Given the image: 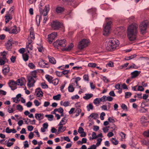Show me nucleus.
<instances>
[{"label":"nucleus","instance_id":"f257e3e1","mask_svg":"<svg viewBox=\"0 0 149 149\" xmlns=\"http://www.w3.org/2000/svg\"><path fill=\"white\" fill-rule=\"evenodd\" d=\"M138 26L135 24L130 25L127 30V36L130 41L135 40L137 36L138 32Z\"/></svg>","mask_w":149,"mask_h":149},{"label":"nucleus","instance_id":"f03ea898","mask_svg":"<svg viewBox=\"0 0 149 149\" xmlns=\"http://www.w3.org/2000/svg\"><path fill=\"white\" fill-rule=\"evenodd\" d=\"M119 45L118 42H117L114 38H111L108 41L106 42L105 46L107 50L112 51L115 50Z\"/></svg>","mask_w":149,"mask_h":149},{"label":"nucleus","instance_id":"7ed1b4c3","mask_svg":"<svg viewBox=\"0 0 149 149\" xmlns=\"http://www.w3.org/2000/svg\"><path fill=\"white\" fill-rule=\"evenodd\" d=\"M149 24V22L147 21L142 22L139 25V28L141 34H144L146 33L148 25Z\"/></svg>","mask_w":149,"mask_h":149},{"label":"nucleus","instance_id":"20e7f679","mask_svg":"<svg viewBox=\"0 0 149 149\" xmlns=\"http://www.w3.org/2000/svg\"><path fill=\"white\" fill-rule=\"evenodd\" d=\"M53 45L56 48H58L59 47H64L67 45L66 40L65 39L56 40L53 43Z\"/></svg>","mask_w":149,"mask_h":149},{"label":"nucleus","instance_id":"39448f33","mask_svg":"<svg viewBox=\"0 0 149 149\" xmlns=\"http://www.w3.org/2000/svg\"><path fill=\"white\" fill-rule=\"evenodd\" d=\"M62 26L63 24L57 20L54 21L51 23L52 28L53 30H58Z\"/></svg>","mask_w":149,"mask_h":149},{"label":"nucleus","instance_id":"423d86ee","mask_svg":"<svg viewBox=\"0 0 149 149\" xmlns=\"http://www.w3.org/2000/svg\"><path fill=\"white\" fill-rule=\"evenodd\" d=\"M89 40L87 39H83L80 41L78 45V47L80 49H82L88 46Z\"/></svg>","mask_w":149,"mask_h":149},{"label":"nucleus","instance_id":"0eeeda50","mask_svg":"<svg viewBox=\"0 0 149 149\" xmlns=\"http://www.w3.org/2000/svg\"><path fill=\"white\" fill-rule=\"evenodd\" d=\"M112 23V22L111 21L107 22V24L104 29L103 34L104 36H107L109 34L111 27V25Z\"/></svg>","mask_w":149,"mask_h":149},{"label":"nucleus","instance_id":"6e6552de","mask_svg":"<svg viewBox=\"0 0 149 149\" xmlns=\"http://www.w3.org/2000/svg\"><path fill=\"white\" fill-rule=\"evenodd\" d=\"M49 10V5H46L45 6V8L43 9L40 7L39 8V10L40 12V15L41 16L42 15L44 16H46Z\"/></svg>","mask_w":149,"mask_h":149},{"label":"nucleus","instance_id":"1a4fd4ad","mask_svg":"<svg viewBox=\"0 0 149 149\" xmlns=\"http://www.w3.org/2000/svg\"><path fill=\"white\" fill-rule=\"evenodd\" d=\"M34 78L29 76L27 77V79L28 83L27 85L28 87L30 88L34 86V84L36 82V81L34 79Z\"/></svg>","mask_w":149,"mask_h":149},{"label":"nucleus","instance_id":"9d476101","mask_svg":"<svg viewBox=\"0 0 149 149\" xmlns=\"http://www.w3.org/2000/svg\"><path fill=\"white\" fill-rule=\"evenodd\" d=\"M57 35V33L55 32H53L48 35L47 39L50 44H51L52 43L53 40L56 37Z\"/></svg>","mask_w":149,"mask_h":149},{"label":"nucleus","instance_id":"9b49d317","mask_svg":"<svg viewBox=\"0 0 149 149\" xmlns=\"http://www.w3.org/2000/svg\"><path fill=\"white\" fill-rule=\"evenodd\" d=\"M13 44L12 40H8L7 43L6 44V47L8 51H10L12 47Z\"/></svg>","mask_w":149,"mask_h":149},{"label":"nucleus","instance_id":"f8f14e48","mask_svg":"<svg viewBox=\"0 0 149 149\" xmlns=\"http://www.w3.org/2000/svg\"><path fill=\"white\" fill-rule=\"evenodd\" d=\"M141 71H140L135 70L131 73V78H134L138 76L141 73Z\"/></svg>","mask_w":149,"mask_h":149},{"label":"nucleus","instance_id":"ddd939ff","mask_svg":"<svg viewBox=\"0 0 149 149\" xmlns=\"http://www.w3.org/2000/svg\"><path fill=\"white\" fill-rule=\"evenodd\" d=\"M35 117L38 120L40 121L43 119L44 118V114L43 113H36Z\"/></svg>","mask_w":149,"mask_h":149},{"label":"nucleus","instance_id":"4468645a","mask_svg":"<svg viewBox=\"0 0 149 149\" xmlns=\"http://www.w3.org/2000/svg\"><path fill=\"white\" fill-rule=\"evenodd\" d=\"M36 96L38 97H41L42 96L43 92L40 88H38L36 89Z\"/></svg>","mask_w":149,"mask_h":149},{"label":"nucleus","instance_id":"2eb2a0df","mask_svg":"<svg viewBox=\"0 0 149 149\" xmlns=\"http://www.w3.org/2000/svg\"><path fill=\"white\" fill-rule=\"evenodd\" d=\"M38 65L40 67L42 68L45 67L48 68L47 66H45L46 65H48V63H45V61L43 60H40L39 61L38 63Z\"/></svg>","mask_w":149,"mask_h":149},{"label":"nucleus","instance_id":"dca6fc26","mask_svg":"<svg viewBox=\"0 0 149 149\" xmlns=\"http://www.w3.org/2000/svg\"><path fill=\"white\" fill-rule=\"evenodd\" d=\"M64 8L59 6L57 7L56 9V12L57 13H60L64 11Z\"/></svg>","mask_w":149,"mask_h":149},{"label":"nucleus","instance_id":"f3484780","mask_svg":"<svg viewBox=\"0 0 149 149\" xmlns=\"http://www.w3.org/2000/svg\"><path fill=\"white\" fill-rule=\"evenodd\" d=\"M93 96V95L92 93H86L85 94V96L83 97V98L85 100H87Z\"/></svg>","mask_w":149,"mask_h":149},{"label":"nucleus","instance_id":"a211bd4d","mask_svg":"<svg viewBox=\"0 0 149 149\" xmlns=\"http://www.w3.org/2000/svg\"><path fill=\"white\" fill-rule=\"evenodd\" d=\"M68 2V5H71L74 8L76 7L77 5L75 3L74 0H69Z\"/></svg>","mask_w":149,"mask_h":149},{"label":"nucleus","instance_id":"6ab92c4d","mask_svg":"<svg viewBox=\"0 0 149 149\" xmlns=\"http://www.w3.org/2000/svg\"><path fill=\"white\" fill-rule=\"evenodd\" d=\"M141 123L143 124L149 122L148 118L145 116H142L140 119Z\"/></svg>","mask_w":149,"mask_h":149},{"label":"nucleus","instance_id":"aec40b11","mask_svg":"<svg viewBox=\"0 0 149 149\" xmlns=\"http://www.w3.org/2000/svg\"><path fill=\"white\" fill-rule=\"evenodd\" d=\"M73 45L72 43H71L68 47L64 48V50L66 51H69L73 47Z\"/></svg>","mask_w":149,"mask_h":149},{"label":"nucleus","instance_id":"412c9836","mask_svg":"<svg viewBox=\"0 0 149 149\" xmlns=\"http://www.w3.org/2000/svg\"><path fill=\"white\" fill-rule=\"evenodd\" d=\"M16 85L22 86L24 85L22 78L17 79L16 81Z\"/></svg>","mask_w":149,"mask_h":149},{"label":"nucleus","instance_id":"4be33fe9","mask_svg":"<svg viewBox=\"0 0 149 149\" xmlns=\"http://www.w3.org/2000/svg\"><path fill=\"white\" fill-rule=\"evenodd\" d=\"M48 57L49 61L51 63L53 64H55L56 63V61L54 57L51 56H48Z\"/></svg>","mask_w":149,"mask_h":149},{"label":"nucleus","instance_id":"5701e85b","mask_svg":"<svg viewBox=\"0 0 149 149\" xmlns=\"http://www.w3.org/2000/svg\"><path fill=\"white\" fill-rule=\"evenodd\" d=\"M41 16H39L38 15H37L36 17V22L37 24V25L38 26L40 24V20L42 19L41 17Z\"/></svg>","mask_w":149,"mask_h":149},{"label":"nucleus","instance_id":"b1692460","mask_svg":"<svg viewBox=\"0 0 149 149\" xmlns=\"http://www.w3.org/2000/svg\"><path fill=\"white\" fill-rule=\"evenodd\" d=\"M8 84L9 87L15 86L16 85V82L13 80H10L8 82Z\"/></svg>","mask_w":149,"mask_h":149},{"label":"nucleus","instance_id":"393cba45","mask_svg":"<svg viewBox=\"0 0 149 149\" xmlns=\"http://www.w3.org/2000/svg\"><path fill=\"white\" fill-rule=\"evenodd\" d=\"M58 128V132H63L65 131L66 129L65 126L63 127V125H60Z\"/></svg>","mask_w":149,"mask_h":149},{"label":"nucleus","instance_id":"a878e982","mask_svg":"<svg viewBox=\"0 0 149 149\" xmlns=\"http://www.w3.org/2000/svg\"><path fill=\"white\" fill-rule=\"evenodd\" d=\"M45 77L46 79L50 83H51L53 78L51 76H50L48 75H45Z\"/></svg>","mask_w":149,"mask_h":149},{"label":"nucleus","instance_id":"bb28decb","mask_svg":"<svg viewBox=\"0 0 149 149\" xmlns=\"http://www.w3.org/2000/svg\"><path fill=\"white\" fill-rule=\"evenodd\" d=\"M96 9L95 8H91L87 10L88 13H90L92 14H93L95 15H96Z\"/></svg>","mask_w":149,"mask_h":149},{"label":"nucleus","instance_id":"cd10ccee","mask_svg":"<svg viewBox=\"0 0 149 149\" xmlns=\"http://www.w3.org/2000/svg\"><path fill=\"white\" fill-rule=\"evenodd\" d=\"M81 111V109L79 108H77L75 111V113H76V114L75 115V117H77L78 116Z\"/></svg>","mask_w":149,"mask_h":149},{"label":"nucleus","instance_id":"c85d7f7f","mask_svg":"<svg viewBox=\"0 0 149 149\" xmlns=\"http://www.w3.org/2000/svg\"><path fill=\"white\" fill-rule=\"evenodd\" d=\"M9 68H5L4 69H3L2 71L3 74L4 75L6 76V75L9 72Z\"/></svg>","mask_w":149,"mask_h":149},{"label":"nucleus","instance_id":"c756f323","mask_svg":"<svg viewBox=\"0 0 149 149\" xmlns=\"http://www.w3.org/2000/svg\"><path fill=\"white\" fill-rule=\"evenodd\" d=\"M68 91L70 92H72L74 91V88L73 87V85L70 84L68 87Z\"/></svg>","mask_w":149,"mask_h":149},{"label":"nucleus","instance_id":"7c9ffc66","mask_svg":"<svg viewBox=\"0 0 149 149\" xmlns=\"http://www.w3.org/2000/svg\"><path fill=\"white\" fill-rule=\"evenodd\" d=\"M5 22L6 23H8L9 20L12 19V17H10L9 15H6L5 16Z\"/></svg>","mask_w":149,"mask_h":149},{"label":"nucleus","instance_id":"2f4dec72","mask_svg":"<svg viewBox=\"0 0 149 149\" xmlns=\"http://www.w3.org/2000/svg\"><path fill=\"white\" fill-rule=\"evenodd\" d=\"M23 58L25 61H26L29 59V56L27 53H25L22 55Z\"/></svg>","mask_w":149,"mask_h":149},{"label":"nucleus","instance_id":"473e14b6","mask_svg":"<svg viewBox=\"0 0 149 149\" xmlns=\"http://www.w3.org/2000/svg\"><path fill=\"white\" fill-rule=\"evenodd\" d=\"M111 141L113 144L114 145H117L118 143V141L115 138H112L111 140Z\"/></svg>","mask_w":149,"mask_h":149},{"label":"nucleus","instance_id":"72a5a7b5","mask_svg":"<svg viewBox=\"0 0 149 149\" xmlns=\"http://www.w3.org/2000/svg\"><path fill=\"white\" fill-rule=\"evenodd\" d=\"M115 88L118 89L119 90L118 92L120 94L122 93V88H120V85L118 84H116L115 86Z\"/></svg>","mask_w":149,"mask_h":149},{"label":"nucleus","instance_id":"f704fd0d","mask_svg":"<svg viewBox=\"0 0 149 149\" xmlns=\"http://www.w3.org/2000/svg\"><path fill=\"white\" fill-rule=\"evenodd\" d=\"M28 67L31 69H34L36 68L35 65L32 63H29L28 65Z\"/></svg>","mask_w":149,"mask_h":149},{"label":"nucleus","instance_id":"c9c22d12","mask_svg":"<svg viewBox=\"0 0 149 149\" xmlns=\"http://www.w3.org/2000/svg\"><path fill=\"white\" fill-rule=\"evenodd\" d=\"M14 28L12 29V32H9V33H14V34H16L17 33V30L16 29V25H14Z\"/></svg>","mask_w":149,"mask_h":149},{"label":"nucleus","instance_id":"e433bc0d","mask_svg":"<svg viewBox=\"0 0 149 149\" xmlns=\"http://www.w3.org/2000/svg\"><path fill=\"white\" fill-rule=\"evenodd\" d=\"M132 93L130 92H127L125 93V98H127L130 97L132 95Z\"/></svg>","mask_w":149,"mask_h":149},{"label":"nucleus","instance_id":"4c0bfd02","mask_svg":"<svg viewBox=\"0 0 149 149\" xmlns=\"http://www.w3.org/2000/svg\"><path fill=\"white\" fill-rule=\"evenodd\" d=\"M136 56V55L135 54H134L131 56L126 57L125 58V60H131L134 58Z\"/></svg>","mask_w":149,"mask_h":149},{"label":"nucleus","instance_id":"58836bf2","mask_svg":"<svg viewBox=\"0 0 149 149\" xmlns=\"http://www.w3.org/2000/svg\"><path fill=\"white\" fill-rule=\"evenodd\" d=\"M101 102L100 98H96L93 101V103L94 104L97 105L99 104Z\"/></svg>","mask_w":149,"mask_h":149},{"label":"nucleus","instance_id":"ea45409f","mask_svg":"<svg viewBox=\"0 0 149 149\" xmlns=\"http://www.w3.org/2000/svg\"><path fill=\"white\" fill-rule=\"evenodd\" d=\"M93 106L91 103L89 104L87 106V108L88 111H90V110H93Z\"/></svg>","mask_w":149,"mask_h":149},{"label":"nucleus","instance_id":"a19ab883","mask_svg":"<svg viewBox=\"0 0 149 149\" xmlns=\"http://www.w3.org/2000/svg\"><path fill=\"white\" fill-rule=\"evenodd\" d=\"M58 79H54L52 80L51 83L53 84L54 85L56 86L58 84Z\"/></svg>","mask_w":149,"mask_h":149},{"label":"nucleus","instance_id":"79ce46f5","mask_svg":"<svg viewBox=\"0 0 149 149\" xmlns=\"http://www.w3.org/2000/svg\"><path fill=\"white\" fill-rule=\"evenodd\" d=\"M45 117L48 118V119L49 120L51 121L52 120V119L54 117V116L52 114L46 115Z\"/></svg>","mask_w":149,"mask_h":149},{"label":"nucleus","instance_id":"37998d69","mask_svg":"<svg viewBox=\"0 0 149 149\" xmlns=\"http://www.w3.org/2000/svg\"><path fill=\"white\" fill-rule=\"evenodd\" d=\"M61 97V95L58 94L56 95H55L53 97V99L54 100H58L60 99Z\"/></svg>","mask_w":149,"mask_h":149},{"label":"nucleus","instance_id":"c03bdc74","mask_svg":"<svg viewBox=\"0 0 149 149\" xmlns=\"http://www.w3.org/2000/svg\"><path fill=\"white\" fill-rule=\"evenodd\" d=\"M98 114L97 113H91L89 116L88 118H90V117L93 118L94 119H96Z\"/></svg>","mask_w":149,"mask_h":149},{"label":"nucleus","instance_id":"a18cd8bd","mask_svg":"<svg viewBox=\"0 0 149 149\" xmlns=\"http://www.w3.org/2000/svg\"><path fill=\"white\" fill-rule=\"evenodd\" d=\"M37 72L36 70H34L32 72V74L31 75H30V76L34 78H36L37 77V76L36 75V74Z\"/></svg>","mask_w":149,"mask_h":149},{"label":"nucleus","instance_id":"49530a36","mask_svg":"<svg viewBox=\"0 0 149 149\" xmlns=\"http://www.w3.org/2000/svg\"><path fill=\"white\" fill-rule=\"evenodd\" d=\"M67 121V120H61L58 125H63L65 124L66 123Z\"/></svg>","mask_w":149,"mask_h":149},{"label":"nucleus","instance_id":"de8ad7c7","mask_svg":"<svg viewBox=\"0 0 149 149\" xmlns=\"http://www.w3.org/2000/svg\"><path fill=\"white\" fill-rule=\"evenodd\" d=\"M97 64L95 63H89L88 64V66L90 67L95 68L96 67Z\"/></svg>","mask_w":149,"mask_h":149},{"label":"nucleus","instance_id":"09e8293b","mask_svg":"<svg viewBox=\"0 0 149 149\" xmlns=\"http://www.w3.org/2000/svg\"><path fill=\"white\" fill-rule=\"evenodd\" d=\"M33 46L32 44H26V48L27 49H29V50H31L33 49Z\"/></svg>","mask_w":149,"mask_h":149},{"label":"nucleus","instance_id":"8fccbe9b","mask_svg":"<svg viewBox=\"0 0 149 149\" xmlns=\"http://www.w3.org/2000/svg\"><path fill=\"white\" fill-rule=\"evenodd\" d=\"M143 135L145 136L149 137V129L144 132L143 133Z\"/></svg>","mask_w":149,"mask_h":149},{"label":"nucleus","instance_id":"3c124183","mask_svg":"<svg viewBox=\"0 0 149 149\" xmlns=\"http://www.w3.org/2000/svg\"><path fill=\"white\" fill-rule=\"evenodd\" d=\"M17 109L19 111H22L23 110V108L22 106L21 105L19 104L17 105Z\"/></svg>","mask_w":149,"mask_h":149},{"label":"nucleus","instance_id":"603ef678","mask_svg":"<svg viewBox=\"0 0 149 149\" xmlns=\"http://www.w3.org/2000/svg\"><path fill=\"white\" fill-rule=\"evenodd\" d=\"M105 115V114L104 112H102L100 114V118L101 120H103L104 118V117Z\"/></svg>","mask_w":149,"mask_h":149},{"label":"nucleus","instance_id":"864d4df0","mask_svg":"<svg viewBox=\"0 0 149 149\" xmlns=\"http://www.w3.org/2000/svg\"><path fill=\"white\" fill-rule=\"evenodd\" d=\"M148 111V109L144 108L143 107H142L140 110V111L142 113H145Z\"/></svg>","mask_w":149,"mask_h":149},{"label":"nucleus","instance_id":"5fc2aeb1","mask_svg":"<svg viewBox=\"0 0 149 149\" xmlns=\"http://www.w3.org/2000/svg\"><path fill=\"white\" fill-rule=\"evenodd\" d=\"M113 100V98L110 96H108L106 97V101H111Z\"/></svg>","mask_w":149,"mask_h":149},{"label":"nucleus","instance_id":"6e6d98bb","mask_svg":"<svg viewBox=\"0 0 149 149\" xmlns=\"http://www.w3.org/2000/svg\"><path fill=\"white\" fill-rule=\"evenodd\" d=\"M92 139H95L97 138V135L95 132H93L92 133Z\"/></svg>","mask_w":149,"mask_h":149},{"label":"nucleus","instance_id":"4d7b16f0","mask_svg":"<svg viewBox=\"0 0 149 149\" xmlns=\"http://www.w3.org/2000/svg\"><path fill=\"white\" fill-rule=\"evenodd\" d=\"M109 126L107 127H104L102 129L103 132L106 133L108 132L109 130Z\"/></svg>","mask_w":149,"mask_h":149},{"label":"nucleus","instance_id":"13d9d810","mask_svg":"<svg viewBox=\"0 0 149 149\" xmlns=\"http://www.w3.org/2000/svg\"><path fill=\"white\" fill-rule=\"evenodd\" d=\"M41 86L43 88H48V85L45 84V83H42L41 84Z\"/></svg>","mask_w":149,"mask_h":149},{"label":"nucleus","instance_id":"bf43d9fd","mask_svg":"<svg viewBox=\"0 0 149 149\" xmlns=\"http://www.w3.org/2000/svg\"><path fill=\"white\" fill-rule=\"evenodd\" d=\"M106 96L105 95H104V96H103L101 98H100V102H104L105 101H106Z\"/></svg>","mask_w":149,"mask_h":149},{"label":"nucleus","instance_id":"052dcab7","mask_svg":"<svg viewBox=\"0 0 149 149\" xmlns=\"http://www.w3.org/2000/svg\"><path fill=\"white\" fill-rule=\"evenodd\" d=\"M83 78L84 80L87 81H89V78H88V75L85 74L83 76Z\"/></svg>","mask_w":149,"mask_h":149},{"label":"nucleus","instance_id":"680f3d73","mask_svg":"<svg viewBox=\"0 0 149 149\" xmlns=\"http://www.w3.org/2000/svg\"><path fill=\"white\" fill-rule=\"evenodd\" d=\"M110 96L115 97L116 96L115 93L113 91H111L109 93Z\"/></svg>","mask_w":149,"mask_h":149},{"label":"nucleus","instance_id":"e2e57ef3","mask_svg":"<svg viewBox=\"0 0 149 149\" xmlns=\"http://www.w3.org/2000/svg\"><path fill=\"white\" fill-rule=\"evenodd\" d=\"M70 104V102L69 101H65L63 103V105L65 107L69 106Z\"/></svg>","mask_w":149,"mask_h":149},{"label":"nucleus","instance_id":"0e129e2a","mask_svg":"<svg viewBox=\"0 0 149 149\" xmlns=\"http://www.w3.org/2000/svg\"><path fill=\"white\" fill-rule=\"evenodd\" d=\"M34 103L35 105L37 107L39 106L40 104V103L37 100H35L34 101Z\"/></svg>","mask_w":149,"mask_h":149},{"label":"nucleus","instance_id":"69168bd1","mask_svg":"<svg viewBox=\"0 0 149 149\" xmlns=\"http://www.w3.org/2000/svg\"><path fill=\"white\" fill-rule=\"evenodd\" d=\"M16 57L14 56H12L10 58L11 61L13 63L15 62Z\"/></svg>","mask_w":149,"mask_h":149},{"label":"nucleus","instance_id":"338daca9","mask_svg":"<svg viewBox=\"0 0 149 149\" xmlns=\"http://www.w3.org/2000/svg\"><path fill=\"white\" fill-rule=\"evenodd\" d=\"M144 88L142 86H139L138 87L137 91H142L144 90Z\"/></svg>","mask_w":149,"mask_h":149},{"label":"nucleus","instance_id":"774afa93","mask_svg":"<svg viewBox=\"0 0 149 149\" xmlns=\"http://www.w3.org/2000/svg\"><path fill=\"white\" fill-rule=\"evenodd\" d=\"M84 132V129L81 127H79L78 130V132L79 133L81 134L83 132Z\"/></svg>","mask_w":149,"mask_h":149}]
</instances>
